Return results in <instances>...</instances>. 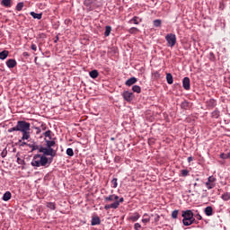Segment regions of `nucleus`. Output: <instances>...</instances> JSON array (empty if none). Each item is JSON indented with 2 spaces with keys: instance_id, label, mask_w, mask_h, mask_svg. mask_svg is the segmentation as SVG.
<instances>
[{
  "instance_id": "obj_1",
  "label": "nucleus",
  "mask_w": 230,
  "mask_h": 230,
  "mask_svg": "<svg viewBox=\"0 0 230 230\" xmlns=\"http://www.w3.org/2000/svg\"><path fill=\"white\" fill-rule=\"evenodd\" d=\"M51 163H53V158H48V156H45L43 154H36L33 155L31 164L36 168H40V166L48 168V166H50Z\"/></svg>"
},
{
  "instance_id": "obj_2",
  "label": "nucleus",
  "mask_w": 230,
  "mask_h": 230,
  "mask_svg": "<svg viewBox=\"0 0 230 230\" xmlns=\"http://www.w3.org/2000/svg\"><path fill=\"white\" fill-rule=\"evenodd\" d=\"M182 224L185 226H192V224H199V221L195 219V209H187L181 211Z\"/></svg>"
},
{
  "instance_id": "obj_3",
  "label": "nucleus",
  "mask_w": 230,
  "mask_h": 230,
  "mask_svg": "<svg viewBox=\"0 0 230 230\" xmlns=\"http://www.w3.org/2000/svg\"><path fill=\"white\" fill-rule=\"evenodd\" d=\"M40 152L44 155L45 157H48V159H52L53 157H57V149H53V147H40Z\"/></svg>"
},
{
  "instance_id": "obj_4",
  "label": "nucleus",
  "mask_w": 230,
  "mask_h": 230,
  "mask_svg": "<svg viewBox=\"0 0 230 230\" xmlns=\"http://www.w3.org/2000/svg\"><path fill=\"white\" fill-rule=\"evenodd\" d=\"M123 202H125L124 198L115 199L112 203L105 205L104 209L106 211H109V209H118L119 208V204H121Z\"/></svg>"
},
{
  "instance_id": "obj_5",
  "label": "nucleus",
  "mask_w": 230,
  "mask_h": 230,
  "mask_svg": "<svg viewBox=\"0 0 230 230\" xmlns=\"http://www.w3.org/2000/svg\"><path fill=\"white\" fill-rule=\"evenodd\" d=\"M165 40H166L167 46L169 48H173V46H175V44H177V36H175V34H173V33H168L165 36Z\"/></svg>"
},
{
  "instance_id": "obj_6",
  "label": "nucleus",
  "mask_w": 230,
  "mask_h": 230,
  "mask_svg": "<svg viewBox=\"0 0 230 230\" xmlns=\"http://www.w3.org/2000/svg\"><path fill=\"white\" fill-rule=\"evenodd\" d=\"M17 126L19 132H25L26 130H30V127H31V124H30V122H27L26 120H18Z\"/></svg>"
},
{
  "instance_id": "obj_7",
  "label": "nucleus",
  "mask_w": 230,
  "mask_h": 230,
  "mask_svg": "<svg viewBox=\"0 0 230 230\" xmlns=\"http://www.w3.org/2000/svg\"><path fill=\"white\" fill-rule=\"evenodd\" d=\"M29 148H31V152H35L38 150L39 154H42L40 148H44V146L37 144V142L33 141L32 143L28 145Z\"/></svg>"
},
{
  "instance_id": "obj_8",
  "label": "nucleus",
  "mask_w": 230,
  "mask_h": 230,
  "mask_svg": "<svg viewBox=\"0 0 230 230\" xmlns=\"http://www.w3.org/2000/svg\"><path fill=\"white\" fill-rule=\"evenodd\" d=\"M122 98L125 100V102H128V103H130V102L134 100V93L128 91H124L122 93Z\"/></svg>"
},
{
  "instance_id": "obj_9",
  "label": "nucleus",
  "mask_w": 230,
  "mask_h": 230,
  "mask_svg": "<svg viewBox=\"0 0 230 230\" xmlns=\"http://www.w3.org/2000/svg\"><path fill=\"white\" fill-rule=\"evenodd\" d=\"M182 87L185 91H190V89H191V81L190 80V77H184L182 79Z\"/></svg>"
},
{
  "instance_id": "obj_10",
  "label": "nucleus",
  "mask_w": 230,
  "mask_h": 230,
  "mask_svg": "<svg viewBox=\"0 0 230 230\" xmlns=\"http://www.w3.org/2000/svg\"><path fill=\"white\" fill-rule=\"evenodd\" d=\"M44 141L46 143L44 148H53V146L57 145L55 138H52V139L44 138Z\"/></svg>"
},
{
  "instance_id": "obj_11",
  "label": "nucleus",
  "mask_w": 230,
  "mask_h": 230,
  "mask_svg": "<svg viewBox=\"0 0 230 230\" xmlns=\"http://www.w3.org/2000/svg\"><path fill=\"white\" fill-rule=\"evenodd\" d=\"M118 199H119V197L116 194H111L110 196H106L104 197V202L108 203V202H115V200H118Z\"/></svg>"
},
{
  "instance_id": "obj_12",
  "label": "nucleus",
  "mask_w": 230,
  "mask_h": 230,
  "mask_svg": "<svg viewBox=\"0 0 230 230\" xmlns=\"http://www.w3.org/2000/svg\"><path fill=\"white\" fill-rule=\"evenodd\" d=\"M206 105L208 109H215V107H217V100L213 98L209 99L206 102Z\"/></svg>"
},
{
  "instance_id": "obj_13",
  "label": "nucleus",
  "mask_w": 230,
  "mask_h": 230,
  "mask_svg": "<svg viewBox=\"0 0 230 230\" xmlns=\"http://www.w3.org/2000/svg\"><path fill=\"white\" fill-rule=\"evenodd\" d=\"M5 64L9 69H13V67H15V66H17V61L13 58H10L6 61Z\"/></svg>"
},
{
  "instance_id": "obj_14",
  "label": "nucleus",
  "mask_w": 230,
  "mask_h": 230,
  "mask_svg": "<svg viewBox=\"0 0 230 230\" xmlns=\"http://www.w3.org/2000/svg\"><path fill=\"white\" fill-rule=\"evenodd\" d=\"M139 218H141V215H139V212H135L128 217V220H130L131 222H137Z\"/></svg>"
},
{
  "instance_id": "obj_15",
  "label": "nucleus",
  "mask_w": 230,
  "mask_h": 230,
  "mask_svg": "<svg viewBox=\"0 0 230 230\" xmlns=\"http://www.w3.org/2000/svg\"><path fill=\"white\" fill-rule=\"evenodd\" d=\"M102 224V219H100V217L95 216L92 217L91 226H100Z\"/></svg>"
},
{
  "instance_id": "obj_16",
  "label": "nucleus",
  "mask_w": 230,
  "mask_h": 230,
  "mask_svg": "<svg viewBox=\"0 0 230 230\" xmlns=\"http://www.w3.org/2000/svg\"><path fill=\"white\" fill-rule=\"evenodd\" d=\"M137 82V78H136L135 76L130 77L129 79H128L125 83V84L128 87H130V85H134V84H136Z\"/></svg>"
},
{
  "instance_id": "obj_17",
  "label": "nucleus",
  "mask_w": 230,
  "mask_h": 230,
  "mask_svg": "<svg viewBox=\"0 0 230 230\" xmlns=\"http://www.w3.org/2000/svg\"><path fill=\"white\" fill-rule=\"evenodd\" d=\"M89 76H90V78L96 80V78H98V76H100V73L98 72V70L94 69V70H92L89 72Z\"/></svg>"
},
{
  "instance_id": "obj_18",
  "label": "nucleus",
  "mask_w": 230,
  "mask_h": 230,
  "mask_svg": "<svg viewBox=\"0 0 230 230\" xmlns=\"http://www.w3.org/2000/svg\"><path fill=\"white\" fill-rule=\"evenodd\" d=\"M204 213L207 217H213V207L208 206L205 208Z\"/></svg>"
},
{
  "instance_id": "obj_19",
  "label": "nucleus",
  "mask_w": 230,
  "mask_h": 230,
  "mask_svg": "<svg viewBox=\"0 0 230 230\" xmlns=\"http://www.w3.org/2000/svg\"><path fill=\"white\" fill-rule=\"evenodd\" d=\"M10 199H12V192L7 190L3 195L2 200H4V202H8V200H10Z\"/></svg>"
},
{
  "instance_id": "obj_20",
  "label": "nucleus",
  "mask_w": 230,
  "mask_h": 230,
  "mask_svg": "<svg viewBox=\"0 0 230 230\" xmlns=\"http://www.w3.org/2000/svg\"><path fill=\"white\" fill-rule=\"evenodd\" d=\"M43 136H44V137H45V139H53V137L55 136L54 134H53V131H51L50 129H48L47 131H45L44 133H43Z\"/></svg>"
},
{
  "instance_id": "obj_21",
  "label": "nucleus",
  "mask_w": 230,
  "mask_h": 230,
  "mask_svg": "<svg viewBox=\"0 0 230 230\" xmlns=\"http://www.w3.org/2000/svg\"><path fill=\"white\" fill-rule=\"evenodd\" d=\"M151 75H152L153 80H155V81H157V80H159V78H161L160 71H153Z\"/></svg>"
},
{
  "instance_id": "obj_22",
  "label": "nucleus",
  "mask_w": 230,
  "mask_h": 230,
  "mask_svg": "<svg viewBox=\"0 0 230 230\" xmlns=\"http://www.w3.org/2000/svg\"><path fill=\"white\" fill-rule=\"evenodd\" d=\"M1 5L5 8H12V0H2Z\"/></svg>"
},
{
  "instance_id": "obj_23",
  "label": "nucleus",
  "mask_w": 230,
  "mask_h": 230,
  "mask_svg": "<svg viewBox=\"0 0 230 230\" xmlns=\"http://www.w3.org/2000/svg\"><path fill=\"white\" fill-rule=\"evenodd\" d=\"M22 141H26V140L30 139L31 135H30V131L29 130L22 131Z\"/></svg>"
},
{
  "instance_id": "obj_24",
  "label": "nucleus",
  "mask_w": 230,
  "mask_h": 230,
  "mask_svg": "<svg viewBox=\"0 0 230 230\" xmlns=\"http://www.w3.org/2000/svg\"><path fill=\"white\" fill-rule=\"evenodd\" d=\"M211 118H214L215 119H218L220 118V111H218V109H216L214 111H212Z\"/></svg>"
},
{
  "instance_id": "obj_25",
  "label": "nucleus",
  "mask_w": 230,
  "mask_h": 230,
  "mask_svg": "<svg viewBox=\"0 0 230 230\" xmlns=\"http://www.w3.org/2000/svg\"><path fill=\"white\" fill-rule=\"evenodd\" d=\"M9 54H10V52H8V50H4V51L0 52V60H6Z\"/></svg>"
},
{
  "instance_id": "obj_26",
  "label": "nucleus",
  "mask_w": 230,
  "mask_h": 230,
  "mask_svg": "<svg viewBox=\"0 0 230 230\" xmlns=\"http://www.w3.org/2000/svg\"><path fill=\"white\" fill-rule=\"evenodd\" d=\"M46 207L51 211H55V209H57V204L55 202H47Z\"/></svg>"
},
{
  "instance_id": "obj_27",
  "label": "nucleus",
  "mask_w": 230,
  "mask_h": 230,
  "mask_svg": "<svg viewBox=\"0 0 230 230\" xmlns=\"http://www.w3.org/2000/svg\"><path fill=\"white\" fill-rule=\"evenodd\" d=\"M30 15H31L34 19H38V21H40V19H42V13H37L35 12H31Z\"/></svg>"
},
{
  "instance_id": "obj_28",
  "label": "nucleus",
  "mask_w": 230,
  "mask_h": 230,
  "mask_svg": "<svg viewBox=\"0 0 230 230\" xmlns=\"http://www.w3.org/2000/svg\"><path fill=\"white\" fill-rule=\"evenodd\" d=\"M166 82L167 84H169V85H172V84H173V75H172V74H166Z\"/></svg>"
},
{
  "instance_id": "obj_29",
  "label": "nucleus",
  "mask_w": 230,
  "mask_h": 230,
  "mask_svg": "<svg viewBox=\"0 0 230 230\" xmlns=\"http://www.w3.org/2000/svg\"><path fill=\"white\" fill-rule=\"evenodd\" d=\"M23 8H24V2H19L15 6L16 12H21L22 11Z\"/></svg>"
},
{
  "instance_id": "obj_30",
  "label": "nucleus",
  "mask_w": 230,
  "mask_h": 230,
  "mask_svg": "<svg viewBox=\"0 0 230 230\" xmlns=\"http://www.w3.org/2000/svg\"><path fill=\"white\" fill-rule=\"evenodd\" d=\"M133 93H137V94L141 93V86L135 84L132 86Z\"/></svg>"
},
{
  "instance_id": "obj_31",
  "label": "nucleus",
  "mask_w": 230,
  "mask_h": 230,
  "mask_svg": "<svg viewBox=\"0 0 230 230\" xmlns=\"http://www.w3.org/2000/svg\"><path fill=\"white\" fill-rule=\"evenodd\" d=\"M112 31V27L111 25H108L105 27L104 36L109 37L111 35V32Z\"/></svg>"
},
{
  "instance_id": "obj_32",
  "label": "nucleus",
  "mask_w": 230,
  "mask_h": 230,
  "mask_svg": "<svg viewBox=\"0 0 230 230\" xmlns=\"http://www.w3.org/2000/svg\"><path fill=\"white\" fill-rule=\"evenodd\" d=\"M142 222L143 224H148V222H150V217H148L147 213L143 215Z\"/></svg>"
},
{
  "instance_id": "obj_33",
  "label": "nucleus",
  "mask_w": 230,
  "mask_h": 230,
  "mask_svg": "<svg viewBox=\"0 0 230 230\" xmlns=\"http://www.w3.org/2000/svg\"><path fill=\"white\" fill-rule=\"evenodd\" d=\"M155 28H161V24H163V21L156 19L153 22Z\"/></svg>"
},
{
  "instance_id": "obj_34",
  "label": "nucleus",
  "mask_w": 230,
  "mask_h": 230,
  "mask_svg": "<svg viewBox=\"0 0 230 230\" xmlns=\"http://www.w3.org/2000/svg\"><path fill=\"white\" fill-rule=\"evenodd\" d=\"M128 31L131 35H136V33H137V31H139V29H137V27H131L130 29H128Z\"/></svg>"
},
{
  "instance_id": "obj_35",
  "label": "nucleus",
  "mask_w": 230,
  "mask_h": 230,
  "mask_svg": "<svg viewBox=\"0 0 230 230\" xmlns=\"http://www.w3.org/2000/svg\"><path fill=\"white\" fill-rule=\"evenodd\" d=\"M181 109L188 111V108L190 107V102L188 101H184L181 102Z\"/></svg>"
},
{
  "instance_id": "obj_36",
  "label": "nucleus",
  "mask_w": 230,
  "mask_h": 230,
  "mask_svg": "<svg viewBox=\"0 0 230 230\" xmlns=\"http://www.w3.org/2000/svg\"><path fill=\"white\" fill-rule=\"evenodd\" d=\"M137 19H139V17L134 16L132 19L128 21L129 24H139Z\"/></svg>"
},
{
  "instance_id": "obj_37",
  "label": "nucleus",
  "mask_w": 230,
  "mask_h": 230,
  "mask_svg": "<svg viewBox=\"0 0 230 230\" xmlns=\"http://www.w3.org/2000/svg\"><path fill=\"white\" fill-rule=\"evenodd\" d=\"M222 200L227 201L230 199V193L229 192H226L224 194H222L221 196Z\"/></svg>"
},
{
  "instance_id": "obj_38",
  "label": "nucleus",
  "mask_w": 230,
  "mask_h": 230,
  "mask_svg": "<svg viewBox=\"0 0 230 230\" xmlns=\"http://www.w3.org/2000/svg\"><path fill=\"white\" fill-rule=\"evenodd\" d=\"M66 155H68V157H73V155H75V151L73 150V148L68 147L66 149Z\"/></svg>"
},
{
  "instance_id": "obj_39",
  "label": "nucleus",
  "mask_w": 230,
  "mask_h": 230,
  "mask_svg": "<svg viewBox=\"0 0 230 230\" xmlns=\"http://www.w3.org/2000/svg\"><path fill=\"white\" fill-rule=\"evenodd\" d=\"M205 184H206L208 190H213V188H215V186H217V183H209V181H207Z\"/></svg>"
},
{
  "instance_id": "obj_40",
  "label": "nucleus",
  "mask_w": 230,
  "mask_h": 230,
  "mask_svg": "<svg viewBox=\"0 0 230 230\" xmlns=\"http://www.w3.org/2000/svg\"><path fill=\"white\" fill-rule=\"evenodd\" d=\"M207 182L215 184V182H217V178H215V176H209V177L208 178Z\"/></svg>"
},
{
  "instance_id": "obj_41",
  "label": "nucleus",
  "mask_w": 230,
  "mask_h": 230,
  "mask_svg": "<svg viewBox=\"0 0 230 230\" xmlns=\"http://www.w3.org/2000/svg\"><path fill=\"white\" fill-rule=\"evenodd\" d=\"M7 132H9V133H12V132H19V127H18L17 124H16L15 127L10 128L7 130Z\"/></svg>"
},
{
  "instance_id": "obj_42",
  "label": "nucleus",
  "mask_w": 230,
  "mask_h": 230,
  "mask_svg": "<svg viewBox=\"0 0 230 230\" xmlns=\"http://www.w3.org/2000/svg\"><path fill=\"white\" fill-rule=\"evenodd\" d=\"M188 175H190V171H188V169L181 170V176L182 177H188Z\"/></svg>"
},
{
  "instance_id": "obj_43",
  "label": "nucleus",
  "mask_w": 230,
  "mask_h": 230,
  "mask_svg": "<svg viewBox=\"0 0 230 230\" xmlns=\"http://www.w3.org/2000/svg\"><path fill=\"white\" fill-rule=\"evenodd\" d=\"M179 217V210H173L172 212V218L176 219Z\"/></svg>"
},
{
  "instance_id": "obj_44",
  "label": "nucleus",
  "mask_w": 230,
  "mask_h": 230,
  "mask_svg": "<svg viewBox=\"0 0 230 230\" xmlns=\"http://www.w3.org/2000/svg\"><path fill=\"white\" fill-rule=\"evenodd\" d=\"M111 184H113L112 188H118V178H113L111 180Z\"/></svg>"
},
{
  "instance_id": "obj_45",
  "label": "nucleus",
  "mask_w": 230,
  "mask_h": 230,
  "mask_svg": "<svg viewBox=\"0 0 230 230\" xmlns=\"http://www.w3.org/2000/svg\"><path fill=\"white\" fill-rule=\"evenodd\" d=\"M16 163H18V164H26V162H24V159H21V157H18L16 160Z\"/></svg>"
},
{
  "instance_id": "obj_46",
  "label": "nucleus",
  "mask_w": 230,
  "mask_h": 230,
  "mask_svg": "<svg viewBox=\"0 0 230 230\" xmlns=\"http://www.w3.org/2000/svg\"><path fill=\"white\" fill-rule=\"evenodd\" d=\"M6 155H8V151L6 150V148H4L1 153V157H3V159H4V157H6Z\"/></svg>"
},
{
  "instance_id": "obj_47",
  "label": "nucleus",
  "mask_w": 230,
  "mask_h": 230,
  "mask_svg": "<svg viewBox=\"0 0 230 230\" xmlns=\"http://www.w3.org/2000/svg\"><path fill=\"white\" fill-rule=\"evenodd\" d=\"M220 159H229V153L228 154L222 153L220 155Z\"/></svg>"
},
{
  "instance_id": "obj_48",
  "label": "nucleus",
  "mask_w": 230,
  "mask_h": 230,
  "mask_svg": "<svg viewBox=\"0 0 230 230\" xmlns=\"http://www.w3.org/2000/svg\"><path fill=\"white\" fill-rule=\"evenodd\" d=\"M194 218L199 222V220H202V216L200 214H194Z\"/></svg>"
},
{
  "instance_id": "obj_49",
  "label": "nucleus",
  "mask_w": 230,
  "mask_h": 230,
  "mask_svg": "<svg viewBox=\"0 0 230 230\" xmlns=\"http://www.w3.org/2000/svg\"><path fill=\"white\" fill-rule=\"evenodd\" d=\"M134 229H135V230H141V224H139V223H135V225H134Z\"/></svg>"
},
{
  "instance_id": "obj_50",
  "label": "nucleus",
  "mask_w": 230,
  "mask_h": 230,
  "mask_svg": "<svg viewBox=\"0 0 230 230\" xmlns=\"http://www.w3.org/2000/svg\"><path fill=\"white\" fill-rule=\"evenodd\" d=\"M92 1L91 0H84V6H91V4H92Z\"/></svg>"
},
{
  "instance_id": "obj_51",
  "label": "nucleus",
  "mask_w": 230,
  "mask_h": 230,
  "mask_svg": "<svg viewBox=\"0 0 230 230\" xmlns=\"http://www.w3.org/2000/svg\"><path fill=\"white\" fill-rule=\"evenodd\" d=\"M33 128L36 130L37 136H39V134H40V132H42V129H40V128H39V127H33Z\"/></svg>"
},
{
  "instance_id": "obj_52",
  "label": "nucleus",
  "mask_w": 230,
  "mask_h": 230,
  "mask_svg": "<svg viewBox=\"0 0 230 230\" xmlns=\"http://www.w3.org/2000/svg\"><path fill=\"white\" fill-rule=\"evenodd\" d=\"M160 218H161V216H159V214H155V222L156 224H157V222H159Z\"/></svg>"
},
{
  "instance_id": "obj_53",
  "label": "nucleus",
  "mask_w": 230,
  "mask_h": 230,
  "mask_svg": "<svg viewBox=\"0 0 230 230\" xmlns=\"http://www.w3.org/2000/svg\"><path fill=\"white\" fill-rule=\"evenodd\" d=\"M40 127H41V130H48V126L46 125V123L42 122Z\"/></svg>"
},
{
  "instance_id": "obj_54",
  "label": "nucleus",
  "mask_w": 230,
  "mask_h": 230,
  "mask_svg": "<svg viewBox=\"0 0 230 230\" xmlns=\"http://www.w3.org/2000/svg\"><path fill=\"white\" fill-rule=\"evenodd\" d=\"M31 49H32V51H37V45L32 43L31 46Z\"/></svg>"
},
{
  "instance_id": "obj_55",
  "label": "nucleus",
  "mask_w": 230,
  "mask_h": 230,
  "mask_svg": "<svg viewBox=\"0 0 230 230\" xmlns=\"http://www.w3.org/2000/svg\"><path fill=\"white\" fill-rule=\"evenodd\" d=\"M28 145H30V144H28L27 142H22L20 144V146H28Z\"/></svg>"
},
{
  "instance_id": "obj_56",
  "label": "nucleus",
  "mask_w": 230,
  "mask_h": 230,
  "mask_svg": "<svg viewBox=\"0 0 230 230\" xmlns=\"http://www.w3.org/2000/svg\"><path fill=\"white\" fill-rule=\"evenodd\" d=\"M22 57H25L26 58H28V57H30V53H28V52H23V53H22Z\"/></svg>"
},
{
  "instance_id": "obj_57",
  "label": "nucleus",
  "mask_w": 230,
  "mask_h": 230,
  "mask_svg": "<svg viewBox=\"0 0 230 230\" xmlns=\"http://www.w3.org/2000/svg\"><path fill=\"white\" fill-rule=\"evenodd\" d=\"M87 12H93V7L91 5L87 6Z\"/></svg>"
},
{
  "instance_id": "obj_58",
  "label": "nucleus",
  "mask_w": 230,
  "mask_h": 230,
  "mask_svg": "<svg viewBox=\"0 0 230 230\" xmlns=\"http://www.w3.org/2000/svg\"><path fill=\"white\" fill-rule=\"evenodd\" d=\"M187 161H188V163H191V161H193V157L192 156H189Z\"/></svg>"
},
{
  "instance_id": "obj_59",
  "label": "nucleus",
  "mask_w": 230,
  "mask_h": 230,
  "mask_svg": "<svg viewBox=\"0 0 230 230\" xmlns=\"http://www.w3.org/2000/svg\"><path fill=\"white\" fill-rule=\"evenodd\" d=\"M209 55L212 58H215V54L213 52H210Z\"/></svg>"
},
{
  "instance_id": "obj_60",
  "label": "nucleus",
  "mask_w": 230,
  "mask_h": 230,
  "mask_svg": "<svg viewBox=\"0 0 230 230\" xmlns=\"http://www.w3.org/2000/svg\"><path fill=\"white\" fill-rule=\"evenodd\" d=\"M55 43L58 42V36L56 37V40H54Z\"/></svg>"
},
{
  "instance_id": "obj_61",
  "label": "nucleus",
  "mask_w": 230,
  "mask_h": 230,
  "mask_svg": "<svg viewBox=\"0 0 230 230\" xmlns=\"http://www.w3.org/2000/svg\"><path fill=\"white\" fill-rule=\"evenodd\" d=\"M16 157H17V159H19V157H21V154H20V153H17V154H16Z\"/></svg>"
},
{
  "instance_id": "obj_62",
  "label": "nucleus",
  "mask_w": 230,
  "mask_h": 230,
  "mask_svg": "<svg viewBox=\"0 0 230 230\" xmlns=\"http://www.w3.org/2000/svg\"><path fill=\"white\" fill-rule=\"evenodd\" d=\"M13 153L17 152V148L14 147V148L13 149Z\"/></svg>"
},
{
  "instance_id": "obj_63",
  "label": "nucleus",
  "mask_w": 230,
  "mask_h": 230,
  "mask_svg": "<svg viewBox=\"0 0 230 230\" xmlns=\"http://www.w3.org/2000/svg\"><path fill=\"white\" fill-rule=\"evenodd\" d=\"M37 211L39 212V215H40V208H37Z\"/></svg>"
},
{
  "instance_id": "obj_64",
  "label": "nucleus",
  "mask_w": 230,
  "mask_h": 230,
  "mask_svg": "<svg viewBox=\"0 0 230 230\" xmlns=\"http://www.w3.org/2000/svg\"><path fill=\"white\" fill-rule=\"evenodd\" d=\"M194 186H199V184L197 182L194 183Z\"/></svg>"
}]
</instances>
